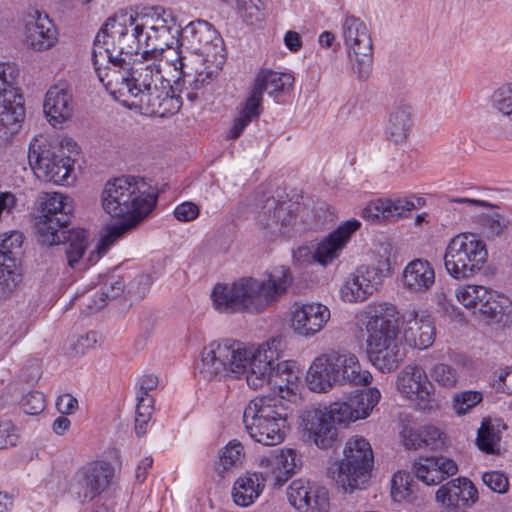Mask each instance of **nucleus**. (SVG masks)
<instances>
[{"label":"nucleus","instance_id":"nucleus-59","mask_svg":"<svg viewBox=\"0 0 512 512\" xmlns=\"http://www.w3.org/2000/svg\"><path fill=\"white\" fill-rule=\"evenodd\" d=\"M17 435L11 422L0 423V449L13 447L17 443Z\"/></svg>","mask_w":512,"mask_h":512},{"label":"nucleus","instance_id":"nucleus-46","mask_svg":"<svg viewBox=\"0 0 512 512\" xmlns=\"http://www.w3.org/2000/svg\"><path fill=\"white\" fill-rule=\"evenodd\" d=\"M391 495L396 501H414L415 485L408 474L397 473L392 477Z\"/></svg>","mask_w":512,"mask_h":512},{"label":"nucleus","instance_id":"nucleus-27","mask_svg":"<svg viewBox=\"0 0 512 512\" xmlns=\"http://www.w3.org/2000/svg\"><path fill=\"white\" fill-rule=\"evenodd\" d=\"M352 363L349 360L342 359L335 354H322L317 357L310 365L306 381L308 388L317 393L328 392L335 384H338L335 378V367L342 363Z\"/></svg>","mask_w":512,"mask_h":512},{"label":"nucleus","instance_id":"nucleus-17","mask_svg":"<svg viewBox=\"0 0 512 512\" xmlns=\"http://www.w3.org/2000/svg\"><path fill=\"white\" fill-rule=\"evenodd\" d=\"M396 313V307L390 303H379L369 307V320L366 325L367 349H375L399 340Z\"/></svg>","mask_w":512,"mask_h":512},{"label":"nucleus","instance_id":"nucleus-55","mask_svg":"<svg viewBox=\"0 0 512 512\" xmlns=\"http://www.w3.org/2000/svg\"><path fill=\"white\" fill-rule=\"evenodd\" d=\"M482 225L489 237L501 235L507 227L505 219L498 213L484 216Z\"/></svg>","mask_w":512,"mask_h":512},{"label":"nucleus","instance_id":"nucleus-39","mask_svg":"<svg viewBox=\"0 0 512 512\" xmlns=\"http://www.w3.org/2000/svg\"><path fill=\"white\" fill-rule=\"evenodd\" d=\"M487 294L479 308V313L496 323L505 325L511 321L512 302L510 299L491 289H488Z\"/></svg>","mask_w":512,"mask_h":512},{"label":"nucleus","instance_id":"nucleus-1","mask_svg":"<svg viewBox=\"0 0 512 512\" xmlns=\"http://www.w3.org/2000/svg\"><path fill=\"white\" fill-rule=\"evenodd\" d=\"M118 69L110 73L105 88L111 94L127 92L132 105L144 114L165 117L181 108L173 86L162 74L161 62L143 55L129 61L116 59Z\"/></svg>","mask_w":512,"mask_h":512},{"label":"nucleus","instance_id":"nucleus-21","mask_svg":"<svg viewBox=\"0 0 512 512\" xmlns=\"http://www.w3.org/2000/svg\"><path fill=\"white\" fill-rule=\"evenodd\" d=\"M289 503L300 512H325L329 507L325 487L305 479L292 481L287 489Z\"/></svg>","mask_w":512,"mask_h":512},{"label":"nucleus","instance_id":"nucleus-54","mask_svg":"<svg viewBox=\"0 0 512 512\" xmlns=\"http://www.w3.org/2000/svg\"><path fill=\"white\" fill-rule=\"evenodd\" d=\"M483 483L492 491L505 493L509 486L507 476L500 471H489L482 475Z\"/></svg>","mask_w":512,"mask_h":512},{"label":"nucleus","instance_id":"nucleus-36","mask_svg":"<svg viewBox=\"0 0 512 512\" xmlns=\"http://www.w3.org/2000/svg\"><path fill=\"white\" fill-rule=\"evenodd\" d=\"M372 364L381 372L395 370L406 356V349L400 340L381 345L375 349H367Z\"/></svg>","mask_w":512,"mask_h":512},{"label":"nucleus","instance_id":"nucleus-31","mask_svg":"<svg viewBox=\"0 0 512 512\" xmlns=\"http://www.w3.org/2000/svg\"><path fill=\"white\" fill-rule=\"evenodd\" d=\"M57 29L49 17L38 11L26 23V43L36 51L51 48L57 42Z\"/></svg>","mask_w":512,"mask_h":512},{"label":"nucleus","instance_id":"nucleus-13","mask_svg":"<svg viewBox=\"0 0 512 512\" xmlns=\"http://www.w3.org/2000/svg\"><path fill=\"white\" fill-rule=\"evenodd\" d=\"M114 472L113 465L107 461L87 462L70 478L68 491L81 504L89 503L109 488Z\"/></svg>","mask_w":512,"mask_h":512},{"label":"nucleus","instance_id":"nucleus-10","mask_svg":"<svg viewBox=\"0 0 512 512\" xmlns=\"http://www.w3.org/2000/svg\"><path fill=\"white\" fill-rule=\"evenodd\" d=\"M373 451L363 437H353L346 443L344 458L337 468L336 482L345 491L353 492L365 487L371 477Z\"/></svg>","mask_w":512,"mask_h":512},{"label":"nucleus","instance_id":"nucleus-20","mask_svg":"<svg viewBox=\"0 0 512 512\" xmlns=\"http://www.w3.org/2000/svg\"><path fill=\"white\" fill-rule=\"evenodd\" d=\"M382 280L381 270L371 266H359L340 288V297L347 303L363 302L378 290Z\"/></svg>","mask_w":512,"mask_h":512},{"label":"nucleus","instance_id":"nucleus-45","mask_svg":"<svg viewBox=\"0 0 512 512\" xmlns=\"http://www.w3.org/2000/svg\"><path fill=\"white\" fill-rule=\"evenodd\" d=\"M488 288L481 285H462L455 292V296L465 308L479 312L481 304L485 300Z\"/></svg>","mask_w":512,"mask_h":512},{"label":"nucleus","instance_id":"nucleus-33","mask_svg":"<svg viewBox=\"0 0 512 512\" xmlns=\"http://www.w3.org/2000/svg\"><path fill=\"white\" fill-rule=\"evenodd\" d=\"M43 109L52 126L61 125L72 115V94L67 88L59 85L50 87L45 95Z\"/></svg>","mask_w":512,"mask_h":512},{"label":"nucleus","instance_id":"nucleus-40","mask_svg":"<svg viewBox=\"0 0 512 512\" xmlns=\"http://www.w3.org/2000/svg\"><path fill=\"white\" fill-rule=\"evenodd\" d=\"M183 37L196 49L204 52H208L211 45L217 47L222 43V40L217 37L216 30L204 20L189 23L183 29Z\"/></svg>","mask_w":512,"mask_h":512},{"label":"nucleus","instance_id":"nucleus-22","mask_svg":"<svg viewBox=\"0 0 512 512\" xmlns=\"http://www.w3.org/2000/svg\"><path fill=\"white\" fill-rule=\"evenodd\" d=\"M175 59L171 60L174 70L179 71V76L174 81V87L179 91V100L185 97L190 102H195L199 99L200 91H202L206 85L210 84L213 80L214 73L212 71H198L191 73L187 71L186 58L181 54L173 50ZM182 103V101H180Z\"/></svg>","mask_w":512,"mask_h":512},{"label":"nucleus","instance_id":"nucleus-23","mask_svg":"<svg viewBox=\"0 0 512 512\" xmlns=\"http://www.w3.org/2000/svg\"><path fill=\"white\" fill-rule=\"evenodd\" d=\"M330 319V310L321 303L296 304L291 326L300 336L312 337L319 333Z\"/></svg>","mask_w":512,"mask_h":512},{"label":"nucleus","instance_id":"nucleus-3","mask_svg":"<svg viewBox=\"0 0 512 512\" xmlns=\"http://www.w3.org/2000/svg\"><path fill=\"white\" fill-rule=\"evenodd\" d=\"M156 203V195L149 191L143 179L123 176L109 180L101 193L102 208L111 217L124 221L110 227L108 239L118 240L135 228L151 213Z\"/></svg>","mask_w":512,"mask_h":512},{"label":"nucleus","instance_id":"nucleus-56","mask_svg":"<svg viewBox=\"0 0 512 512\" xmlns=\"http://www.w3.org/2000/svg\"><path fill=\"white\" fill-rule=\"evenodd\" d=\"M420 430L424 440L425 448L436 450L443 446V433L439 428L432 425H425L420 427Z\"/></svg>","mask_w":512,"mask_h":512},{"label":"nucleus","instance_id":"nucleus-12","mask_svg":"<svg viewBox=\"0 0 512 512\" xmlns=\"http://www.w3.org/2000/svg\"><path fill=\"white\" fill-rule=\"evenodd\" d=\"M352 70L359 80H366L372 70L373 43L366 24L358 17L347 15L341 26Z\"/></svg>","mask_w":512,"mask_h":512},{"label":"nucleus","instance_id":"nucleus-28","mask_svg":"<svg viewBox=\"0 0 512 512\" xmlns=\"http://www.w3.org/2000/svg\"><path fill=\"white\" fill-rule=\"evenodd\" d=\"M402 327L403 338L410 347L427 349L434 343L435 328L430 316L407 311L403 315Z\"/></svg>","mask_w":512,"mask_h":512},{"label":"nucleus","instance_id":"nucleus-25","mask_svg":"<svg viewBox=\"0 0 512 512\" xmlns=\"http://www.w3.org/2000/svg\"><path fill=\"white\" fill-rule=\"evenodd\" d=\"M436 501L447 508L471 507L478 501V490L466 477H458L442 485L435 494Z\"/></svg>","mask_w":512,"mask_h":512},{"label":"nucleus","instance_id":"nucleus-19","mask_svg":"<svg viewBox=\"0 0 512 512\" xmlns=\"http://www.w3.org/2000/svg\"><path fill=\"white\" fill-rule=\"evenodd\" d=\"M23 234L11 231L0 236V285L12 291L21 281L18 263L22 251Z\"/></svg>","mask_w":512,"mask_h":512},{"label":"nucleus","instance_id":"nucleus-24","mask_svg":"<svg viewBox=\"0 0 512 512\" xmlns=\"http://www.w3.org/2000/svg\"><path fill=\"white\" fill-rule=\"evenodd\" d=\"M360 225L355 219L346 221L321 240L315 247L317 263L327 266L337 259Z\"/></svg>","mask_w":512,"mask_h":512},{"label":"nucleus","instance_id":"nucleus-37","mask_svg":"<svg viewBox=\"0 0 512 512\" xmlns=\"http://www.w3.org/2000/svg\"><path fill=\"white\" fill-rule=\"evenodd\" d=\"M293 81L294 78L290 74L263 70L257 75L249 97H254L261 105L264 91L267 90L269 94L284 91L286 87L292 86Z\"/></svg>","mask_w":512,"mask_h":512},{"label":"nucleus","instance_id":"nucleus-16","mask_svg":"<svg viewBox=\"0 0 512 512\" xmlns=\"http://www.w3.org/2000/svg\"><path fill=\"white\" fill-rule=\"evenodd\" d=\"M19 69L13 62H0V105L3 107L1 121L5 124L19 123L25 117L24 98L16 87Z\"/></svg>","mask_w":512,"mask_h":512},{"label":"nucleus","instance_id":"nucleus-14","mask_svg":"<svg viewBox=\"0 0 512 512\" xmlns=\"http://www.w3.org/2000/svg\"><path fill=\"white\" fill-rule=\"evenodd\" d=\"M146 24L138 23L133 15L121 14L109 17L104 24V30L109 31L113 51L117 56L133 60L132 56L138 54L144 46L143 36Z\"/></svg>","mask_w":512,"mask_h":512},{"label":"nucleus","instance_id":"nucleus-42","mask_svg":"<svg viewBox=\"0 0 512 512\" xmlns=\"http://www.w3.org/2000/svg\"><path fill=\"white\" fill-rule=\"evenodd\" d=\"M261 114V105L254 97H247L238 116L234 119L233 124L228 132L229 139H237L244 132L245 128L257 119Z\"/></svg>","mask_w":512,"mask_h":512},{"label":"nucleus","instance_id":"nucleus-64","mask_svg":"<svg viewBox=\"0 0 512 512\" xmlns=\"http://www.w3.org/2000/svg\"><path fill=\"white\" fill-rule=\"evenodd\" d=\"M57 410L62 414H71L78 408V401L70 394H63L56 401Z\"/></svg>","mask_w":512,"mask_h":512},{"label":"nucleus","instance_id":"nucleus-60","mask_svg":"<svg viewBox=\"0 0 512 512\" xmlns=\"http://www.w3.org/2000/svg\"><path fill=\"white\" fill-rule=\"evenodd\" d=\"M495 377L496 388L507 394H512V367L497 370Z\"/></svg>","mask_w":512,"mask_h":512},{"label":"nucleus","instance_id":"nucleus-38","mask_svg":"<svg viewBox=\"0 0 512 512\" xmlns=\"http://www.w3.org/2000/svg\"><path fill=\"white\" fill-rule=\"evenodd\" d=\"M329 354H335L342 359L349 360L353 363H342L339 367H335V378L338 384H353V385H367L372 380V375L367 370H361L358 358L350 353H338L335 351Z\"/></svg>","mask_w":512,"mask_h":512},{"label":"nucleus","instance_id":"nucleus-4","mask_svg":"<svg viewBox=\"0 0 512 512\" xmlns=\"http://www.w3.org/2000/svg\"><path fill=\"white\" fill-rule=\"evenodd\" d=\"M39 206L42 218L37 225L39 242L49 246L62 243L67 263L75 269L87 249L88 232L65 230L72 217V200L59 192H45L39 197Z\"/></svg>","mask_w":512,"mask_h":512},{"label":"nucleus","instance_id":"nucleus-11","mask_svg":"<svg viewBox=\"0 0 512 512\" xmlns=\"http://www.w3.org/2000/svg\"><path fill=\"white\" fill-rule=\"evenodd\" d=\"M354 419L349 402L337 401L324 409H312L303 416V426L321 449L331 448L337 440L336 423H350Z\"/></svg>","mask_w":512,"mask_h":512},{"label":"nucleus","instance_id":"nucleus-62","mask_svg":"<svg viewBox=\"0 0 512 512\" xmlns=\"http://www.w3.org/2000/svg\"><path fill=\"white\" fill-rule=\"evenodd\" d=\"M403 443L408 449L425 448L424 440L420 428L405 429L403 431Z\"/></svg>","mask_w":512,"mask_h":512},{"label":"nucleus","instance_id":"nucleus-63","mask_svg":"<svg viewBox=\"0 0 512 512\" xmlns=\"http://www.w3.org/2000/svg\"><path fill=\"white\" fill-rule=\"evenodd\" d=\"M293 259L301 266L317 263L316 250L309 246H301L293 253Z\"/></svg>","mask_w":512,"mask_h":512},{"label":"nucleus","instance_id":"nucleus-34","mask_svg":"<svg viewBox=\"0 0 512 512\" xmlns=\"http://www.w3.org/2000/svg\"><path fill=\"white\" fill-rule=\"evenodd\" d=\"M435 283V271L425 259L410 261L402 272V285L410 293H425Z\"/></svg>","mask_w":512,"mask_h":512},{"label":"nucleus","instance_id":"nucleus-48","mask_svg":"<svg viewBox=\"0 0 512 512\" xmlns=\"http://www.w3.org/2000/svg\"><path fill=\"white\" fill-rule=\"evenodd\" d=\"M482 400L483 395L479 391H463L453 396L452 407L456 415L462 416L470 412Z\"/></svg>","mask_w":512,"mask_h":512},{"label":"nucleus","instance_id":"nucleus-44","mask_svg":"<svg viewBox=\"0 0 512 512\" xmlns=\"http://www.w3.org/2000/svg\"><path fill=\"white\" fill-rule=\"evenodd\" d=\"M244 456L245 453L242 443L236 439L231 440L219 452V460L216 465L217 473L219 475H223L230 469L240 466L242 464Z\"/></svg>","mask_w":512,"mask_h":512},{"label":"nucleus","instance_id":"nucleus-57","mask_svg":"<svg viewBox=\"0 0 512 512\" xmlns=\"http://www.w3.org/2000/svg\"><path fill=\"white\" fill-rule=\"evenodd\" d=\"M388 201L389 207H387L391 214L390 220H398L400 218L406 217L409 212L413 210V200L408 198L403 199H386Z\"/></svg>","mask_w":512,"mask_h":512},{"label":"nucleus","instance_id":"nucleus-32","mask_svg":"<svg viewBox=\"0 0 512 512\" xmlns=\"http://www.w3.org/2000/svg\"><path fill=\"white\" fill-rule=\"evenodd\" d=\"M169 21L157 16L151 19L153 23H145L146 29L144 30L143 42L144 47L151 51H163L165 47H170L173 44L176 36L179 34V27L176 26L174 19L169 15ZM148 53V50L144 51Z\"/></svg>","mask_w":512,"mask_h":512},{"label":"nucleus","instance_id":"nucleus-6","mask_svg":"<svg viewBox=\"0 0 512 512\" xmlns=\"http://www.w3.org/2000/svg\"><path fill=\"white\" fill-rule=\"evenodd\" d=\"M243 423L254 441L266 446L278 445L287 432V408L276 396L255 397L244 409Z\"/></svg>","mask_w":512,"mask_h":512},{"label":"nucleus","instance_id":"nucleus-2","mask_svg":"<svg viewBox=\"0 0 512 512\" xmlns=\"http://www.w3.org/2000/svg\"><path fill=\"white\" fill-rule=\"evenodd\" d=\"M292 283L288 268H276L266 281L243 277L228 284L215 285L211 298L216 310L223 313H259L274 304Z\"/></svg>","mask_w":512,"mask_h":512},{"label":"nucleus","instance_id":"nucleus-43","mask_svg":"<svg viewBox=\"0 0 512 512\" xmlns=\"http://www.w3.org/2000/svg\"><path fill=\"white\" fill-rule=\"evenodd\" d=\"M289 217L285 203H281L275 198L266 201L263 211L258 215V222L264 228L281 227L286 225Z\"/></svg>","mask_w":512,"mask_h":512},{"label":"nucleus","instance_id":"nucleus-53","mask_svg":"<svg viewBox=\"0 0 512 512\" xmlns=\"http://www.w3.org/2000/svg\"><path fill=\"white\" fill-rule=\"evenodd\" d=\"M20 404L26 414L37 415L45 409V396L39 391H32L22 397Z\"/></svg>","mask_w":512,"mask_h":512},{"label":"nucleus","instance_id":"nucleus-9","mask_svg":"<svg viewBox=\"0 0 512 512\" xmlns=\"http://www.w3.org/2000/svg\"><path fill=\"white\" fill-rule=\"evenodd\" d=\"M28 162L38 178L63 184L72 171V160L60 153L58 138L35 136L29 145Z\"/></svg>","mask_w":512,"mask_h":512},{"label":"nucleus","instance_id":"nucleus-30","mask_svg":"<svg viewBox=\"0 0 512 512\" xmlns=\"http://www.w3.org/2000/svg\"><path fill=\"white\" fill-rule=\"evenodd\" d=\"M413 109L405 100L395 102L388 113L385 134L389 141L400 144L409 136L413 127Z\"/></svg>","mask_w":512,"mask_h":512},{"label":"nucleus","instance_id":"nucleus-47","mask_svg":"<svg viewBox=\"0 0 512 512\" xmlns=\"http://www.w3.org/2000/svg\"><path fill=\"white\" fill-rule=\"evenodd\" d=\"M499 441V433L489 420L484 419L477 432V445L479 449L487 454H494L495 447Z\"/></svg>","mask_w":512,"mask_h":512},{"label":"nucleus","instance_id":"nucleus-29","mask_svg":"<svg viewBox=\"0 0 512 512\" xmlns=\"http://www.w3.org/2000/svg\"><path fill=\"white\" fill-rule=\"evenodd\" d=\"M109 31L104 30V26L97 33L93 48L91 52V58L94 66V70L97 74L99 81L105 87V82L109 80V74L115 72L118 69V64L116 63V59H123L124 57L114 56L113 48L109 47V40L111 37L109 36Z\"/></svg>","mask_w":512,"mask_h":512},{"label":"nucleus","instance_id":"nucleus-52","mask_svg":"<svg viewBox=\"0 0 512 512\" xmlns=\"http://www.w3.org/2000/svg\"><path fill=\"white\" fill-rule=\"evenodd\" d=\"M387 207H389V204L386 199L371 201L363 209L362 216L369 221L390 220L391 214H389L390 210Z\"/></svg>","mask_w":512,"mask_h":512},{"label":"nucleus","instance_id":"nucleus-15","mask_svg":"<svg viewBox=\"0 0 512 512\" xmlns=\"http://www.w3.org/2000/svg\"><path fill=\"white\" fill-rule=\"evenodd\" d=\"M397 389L408 399L415 402L421 411H434L439 408L433 397V385L425 370L418 365H407L398 374Z\"/></svg>","mask_w":512,"mask_h":512},{"label":"nucleus","instance_id":"nucleus-18","mask_svg":"<svg viewBox=\"0 0 512 512\" xmlns=\"http://www.w3.org/2000/svg\"><path fill=\"white\" fill-rule=\"evenodd\" d=\"M302 455L293 448H283L270 456L261 458L260 467L264 480L273 487H282L302 467Z\"/></svg>","mask_w":512,"mask_h":512},{"label":"nucleus","instance_id":"nucleus-51","mask_svg":"<svg viewBox=\"0 0 512 512\" xmlns=\"http://www.w3.org/2000/svg\"><path fill=\"white\" fill-rule=\"evenodd\" d=\"M493 107L512 122V86L498 88L492 96Z\"/></svg>","mask_w":512,"mask_h":512},{"label":"nucleus","instance_id":"nucleus-49","mask_svg":"<svg viewBox=\"0 0 512 512\" xmlns=\"http://www.w3.org/2000/svg\"><path fill=\"white\" fill-rule=\"evenodd\" d=\"M430 377L438 385L452 388L457 384L459 374L454 366L446 363H437L431 368Z\"/></svg>","mask_w":512,"mask_h":512},{"label":"nucleus","instance_id":"nucleus-8","mask_svg":"<svg viewBox=\"0 0 512 512\" xmlns=\"http://www.w3.org/2000/svg\"><path fill=\"white\" fill-rule=\"evenodd\" d=\"M488 259L485 242L473 233H459L450 239L444 254L447 273L456 280L478 274Z\"/></svg>","mask_w":512,"mask_h":512},{"label":"nucleus","instance_id":"nucleus-61","mask_svg":"<svg viewBox=\"0 0 512 512\" xmlns=\"http://www.w3.org/2000/svg\"><path fill=\"white\" fill-rule=\"evenodd\" d=\"M17 198L11 192L0 193V220L13 215L16 208Z\"/></svg>","mask_w":512,"mask_h":512},{"label":"nucleus","instance_id":"nucleus-5","mask_svg":"<svg viewBox=\"0 0 512 512\" xmlns=\"http://www.w3.org/2000/svg\"><path fill=\"white\" fill-rule=\"evenodd\" d=\"M281 353V338H272L254 349L246 380L253 389H258L264 384L270 385L278 390L280 395L276 397L283 401L297 394L299 376L294 362H277Z\"/></svg>","mask_w":512,"mask_h":512},{"label":"nucleus","instance_id":"nucleus-50","mask_svg":"<svg viewBox=\"0 0 512 512\" xmlns=\"http://www.w3.org/2000/svg\"><path fill=\"white\" fill-rule=\"evenodd\" d=\"M124 281L121 278L111 277L109 283H105L99 293L98 299L93 300L94 308H103L107 300L114 299L122 294L124 291Z\"/></svg>","mask_w":512,"mask_h":512},{"label":"nucleus","instance_id":"nucleus-26","mask_svg":"<svg viewBox=\"0 0 512 512\" xmlns=\"http://www.w3.org/2000/svg\"><path fill=\"white\" fill-rule=\"evenodd\" d=\"M417 479L428 486H436L458 472L457 463L446 456L419 457L413 463Z\"/></svg>","mask_w":512,"mask_h":512},{"label":"nucleus","instance_id":"nucleus-35","mask_svg":"<svg viewBox=\"0 0 512 512\" xmlns=\"http://www.w3.org/2000/svg\"><path fill=\"white\" fill-rule=\"evenodd\" d=\"M268 480H264V472L246 473L236 479L232 489L233 501L240 507H248L262 493Z\"/></svg>","mask_w":512,"mask_h":512},{"label":"nucleus","instance_id":"nucleus-41","mask_svg":"<svg viewBox=\"0 0 512 512\" xmlns=\"http://www.w3.org/2000/svg\"><path fill=\"white\" fill-rule=\"evenodd\" d=\"M381 398L380 391L373 387L364 390H357L347 401L353 408L354 419L367 418Z\"/></svg>","mask_w":512,"mask_h":512},{"label":"nucleus","instance_id":"nucleus-58","mask_svg":"<svg viewBox=\"0 0 512 512\" xmlns=\"http://www.w3.org/2000/svg\"><path fill=\"white\" fill-rule=\"evenodd\" d=\"M199 212V207L195 203L186 201L177 205L173 214L178 221L190 222L198 217Z\"/></svg>","mask_w":512,"mask_h":512},{"label":"nucleus","instance_id":"nucleus-7","mask_svg":"<svg viewBox=\"0 0 512 512\" xmlns=\"http://www.w3.org/2000/svg\"><path fill=\"white\" fill-rule=\"evenodd\" d=\"M254 349H247L242 342L233 339L212 341L201 351L199 373L206 380L247 375Z\"/></svg>","mask_w":512,"mask_h":512}]
</instances>
